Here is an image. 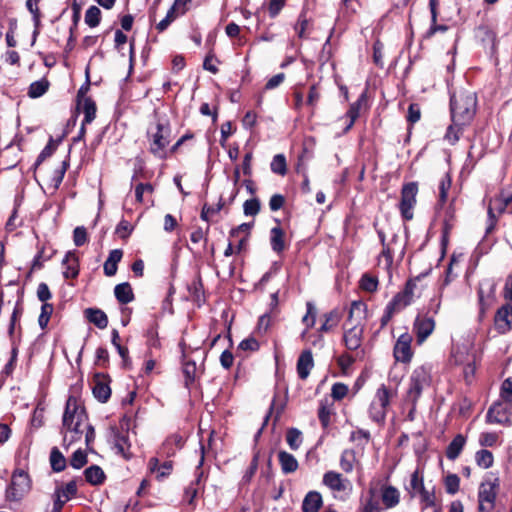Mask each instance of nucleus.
Here are the masks:
<instances>
[{
	"instance_id": "56",
	"label": "nucleus",
	"mask_w": 512,
	"mask_h": 512,
	"mask_svg": "<svg viewBox=\"0 0 512 512\" xmlns=\"http://www.w3.org/2000/svg\"><path fill=\"white\" fill-rule=\"evenodd\" d=\"M332 411L327 404V401H321L318 408V419L324 430L328 429L331 422Z\"/></svg>"
},
{
	"instance_id": "31",
	"label": "nucleus",
	"mask_w": 512,
	"mask_h": 512,
	"mask_svg": "<svg viewBox=\"0 0 512 512\" xmlns=\"http://www.w3.org/2000/svg\"><path fill=\"white\" fill-rule=\"evenodd\" d=\"M123 257V251L121 249L111 250L108 258L104 262L103 270L104 274L108 277H112L117 273L118 263Z\"/></svg>"
},
{
	"instance_id": "33",
	"label": "nucleus",
	"mask_w": 512,
	"mask_h": 512,
	"mask_svg": "<svg viewBox=\"0 0 512 512\" xmlns=\"http://www.w3.org/2000/svg\"><path fill=\"white\" fill-rule=\"evenodd\" d=\"M469 125H461L456 119L451 118V124L447 127L444 140L450 145H455L463 135L464 129Z\"/></svg>"
},
{
	"instance_id": "64",
	"label": "nucleus",
	"mask_w": 512,
	"mask_h": 512,
	"mask_svg": "<svg viewBox=\"0 0 512 512\" xmlns=\"http://www.w3.org/2000/svg\"><path fill=\"white\" fill-rule=\"evenodd\" d=\"M94 364L103 369L109 367L110 357L109 352L105 347H98L96 349Z\"/></svg>"
},
{
	"instance_id": "2",
	"label": "nucleus",
	"mask_w": 512,
	"mask_h": 512,
	"mask_svg": "<svg viewBox=\"0 0 512 512\" xmlns=\"http://www.w3.org/2000/svg\"><path fill=\"white\" fill-rule=\"evenodd\" d=\"M450 115L461 125H471L478 108V98L474 91L460 88L450 96Z\"/></svg>"
},
{
	"instance_id": "37",
	"label": "nucleus",
	"mask_w": 512,
	"mask_h": 512,
	"mask_svg": "<svg viewBox=\"0 0 512 512\" xmlns=\"http://www.w3.org/2000/svg\"><path fill=\"white\" fill-rule=\"evenodd\" d=\"M452 185V178L450 176V173L446 172L440 182H439V194H438V200L436 204V209H443L447 200H448V191L450 190Z\"/></svg>"
},
{
	"instance_id": "9",
	"label": "nucleus",
	"mask_w": 512,
	"mask_h": 512,
	"mask_svg": "<svg viewBox=\"0 0 512 512\" xmlns=\"http://www.w3.org/2000/svg\"><path fill=\"white\" fill-rule=\"evenodd\" d=\"M457 222L455 198L444 208L443 219H442V234H441V248L445 253L447 245L449 243L450 234L455 228Z\"/></svg>"
},
{
	"instance_id": "1",
	"label": "nucleus",
	"mask_w": 512,
	"mask_h": 512,
	"mask_svg": "<svg viewBox=\"0 0 512 512\" xmlns=\"http://www.w3.org/2000/svg\"><path fill=\"white\" fill-rule=\"evenodd\" d=\"M88 413L80 399L69 395L62 418V428L70 432V438L64 435L62 445L68 449L73 443L80 441L85 429L82 426L88 421Z\"/></svg>"
},
{
	"instance_id": "46",
	"label": "nucleus",
	"mask_w": 512,
	"mask_h": 512,
	"mask_svg": "<svg viewBox=\"0 0 512 512\" xmlns=\"http://www.w3.org/2000/svg\"><path fill=\"white\" fill-rule=\"evenodd\" d=\"M40 0H27L26 7L29 10V12L33 15V21L35 30L33 32V39H32V45L35 43L37 35L39 34V26H40V19H41V13L39 10Z\"/></svg>"
},
{
	"instance_id": "42",
	"label": "nucleus",
	"mask_w": 512,
	"mask_h": 512,
	"mask_svg": "<svg viewBox=\"0 0 512 512\" xmlns=\"http://www.w3.org/2000/svg\"><path fill=\"white\" fill-rule=\"evenodd\" d=\"M183 357V374L185 378V387L190 388V386L194 383L196 378V363L193 360H187L185 352L182 353Z\"/></svg>"
},
{
	"instance_id": "32",
	"label": "nucleus",
	"mask_w": 512,
	"mask_h": 512,
	"mask_svg": "<svg viewBox=\"0 0 512 512\" xmlns=\"http://www.w3.org/2000/svg\"><path fill=\"white\" fill-rule=\"evenodd\" d=\"M367 102L366 92H363L359 98L350 105L348 111L346 112V117L349 118V123L344 129V132H348L354 125L355 121L360 116V109L362 104Z\"/></svg>"
},
{
	"instance_id": "29",
	"label": "nucleus",
	"mask_w": 512,
	"mask_h": 512,
	"mask_svg": "<svg viewBox=\"0 0 512 512\" xmlns=\"http://www.w3.org/2000/svg\"><path fill=\"white\" fill-rule=\"evenodd\" d=\"M323 506V498L318 491H309L302 502L303 512H318Z\"/></svg>"
},
{
	"instance_id": "55",
	"label": "nucleus",
	"mask_w": 512,
	"mask_h": 512,
	"mask_svg": "<svg viewBox=\"0 0 512 512\" xmlns=\"http://www.w3.org/2000/svg\"><path fill=\"white\" fill-rule=\"evenodd\" d=\"M271 171L280 176H284L287 173V162L284 154H276L270 164Z\"/></svg>"
},
{
	"instance_id": "12",
	"label": "nucleus",
	"mask_w": 512,
	"mask_h": 512,
	"mask_svg": "<svg viewBox=\"0 0 512 512\" xmlns=\"http://www.w3.org/2000/svg\"><path fill=\"white\" fill-rule=\"evenodd\" d=\"M494 329L505 335L512 331V303H504L495 312L493 318Z\"/></svg>"
},
{
	"instance_id": "44",
	"label": "nucleus",
	"mask_w": 512,
	"mask_h": 512,
	"mask_svg": "<svg viewBox=\"0 0 512 512\" xmlns=\"http://www.w3.org/2000/svg\"><path fill=\"white\" fill-rule=\"evenodd\" d=\"M49 87V80L46 77H43L42 79L34 81L30 84L27 95L32 99L39 98L48 91Z\"/></svg>"
},
{
	"instance_id": "28",
	"label": "nucleus",
	"mask_w": 512,
	"mask_h": 512,
	"mask_svg": "<svg viewBox=\"0 0 512 512\" xmlns=\"http://www.w3.org/2000/svg\"><path fill=\"white\" fill-rule=\"evenodd\" d=\"M429 8L431 12V25L426 32V37L431 38L433 37L437 32H446L448 30V26L444 24H438L437 18H438V1L437 0H429Z\"/></svg>"
},
{
	"instance_id": "3",
	"label": "nucleus",
	"mask_w": 512,
	"mask_h": 512,
	"mask_svg": "<svg viewBox=\"0 0 512 512\" xmlns=\"http://www.w3.org/2000/svg\"><path fill=\"white\" fill-rule=\"evenodd\" d=\"M431 382V369L424 365L416 367L409 378L405 402L409 404H417L423 390L430 387Z\"/></svg>"
},
{
	"instance_id": "62",
	"label": "nucleus",
	"mask_w": 512,
	"mask_h": 512,
	"mask_svg": "<svg viewBox=\"0 0 512 512\" xmlns=\"http://www.w3.org/2000/svg\"><path fill=\"white\" fill-rule=\"evenodd\" d=\"M388 410L372 401L369 407V416L376 423H383L386 419Z\"/></svg>"
},
{
	"instance_id": "6",
	"label": "nucleus",
	"mask_w": 512,
	"mask_h": 512,
	"mask_svg": "<svg viewBox=\"0 0 512 512\" xmlns=\"http://www.w3.org/2000/svg\"><path fill=\"white\" fill-rule=\"evenodd\" d=\"M498 488L499 479L497 477H488L480 484L478 490L479 512H491L494 509Z\"/></svg>"
},
{
	"instance_id": "25",
	"label": "nucleus",
	"mask_w": 512,
	"mask_h": 512,
	"mask_svg": "<svg viewBox=\"0 0 512 512\" xmlns=\"http://www.w3.org/2000/svg\"><path fill=\"white\" fill-rule=\"evenodd\" d=\"M356 512H385L376 498L375 488H369L368 496L360 499V505Z\"/></svg>"
},
{
	"instance_id": "49",
	"label": "nucleus",
	"mask_w": 512,
	"mask_h": 512,
	"mask_svg": "<svg viewBox=\"0 0 512 512\" xmlns=\"http://www.w3.org/2000/svg\"><path fill=\"white\" fill-rule=\"evenodd\" d=\"M356 462V453L353 449H345L340 456V468L345 473H351Z\"/></svg>"
},
{
	"instance_id": "57",
	"label": "nucleus",
	"mask_w": 512,
	"mask_h": 512,
	"mask_svg": "<svg viewBox=\"0 0 512 512\" xmlns=\"http://www.w3.org/2000/svg\"><path fill=\"white\" fill-rule=\"evenodd\" d=\"M55 254V251H53L50 255L45 254V248L42 247L38 253L35 255L32 265L30 268V271L28 272V277L31 276V274L36 271L43 268V262L50 260L53 255Z\"/></svg>"
},
{
	"instance_id": "30",
	"label": "nucleus",
	"mask_w": 512,
	"mask_h": 512,
	"mask_svg": "<svg viewBox=\"0 0 512 512\" xmlns=\"http://www.w3.org/2000/svg\"><path fill=\"white\" fill-rule=\"evenodd\" d=\"M475 36L485 46L488 45L493 49L496 45L497 34L488 24L479 25L475 29Z\"/></svg>"
},
{
	"instance_id": "26",
	"label": "nucleus",
	"mask_w": 512,
	"mask_h": 512,
	"mask_svg": "<svg viewBox=\"0 0 512 512\" xmlns=\"http://www.w3.org/2000/svg\"><path fill=\"white\" fill-rule=\"evenodd\" d=\"M313 29V23L307 17V10L305 8L300 12L298 19L294 25V30L300 39H307Z\"/></svg>"
},
{
	"instance_id": "50",
	"label": "nucleus",
	"mask_w": 512,
	"mask_h": 512,
	"mask_svg": "<svg viewBox=\"0 0 512 512\" xmlns=\"http://www.w3.org/2000/svg\"><path fill=\"white\" fill-rule=\"evenodd\" d=\"M477 296H478V305H479L478 319H479V321H483V319L486 316V312L491 307L494 297L493 296L485 297L484 291L481 286L477 289Z\"/></svg>"
},
{
	"instance_id": "22",
	"label": "nucleus",
	"mask_w": 512,
	"mask_h": 512,
	"mask_svg": "<svg viewBox=\"0 0 512 512\" xmlns=\"http://www.w3.org/2000/svg\"><path fill=\"white\" fill-rule=\"evenodd\" d=\"M380 492L384 510L392 509L400 503V492L395 486L382 485Z\"/></svg>"
},
{
	"instance_id": "19",
	"label": "nucleus",
	"mask_w": 512,
	"mask_h": 512,
	"mask_svg": "<svg viewBox=\"0 0 512 512\" xmlns=\"http://www.w3.org/2000/svg\"><path fill=\"white\" fill-rule=\"evenodd\" d=\"M314 367V359L313 354L310 349L303 350L296 363V371L298 374V377L301 380H305L308 378L310 371Z\"/></svg>"
},
{
	"instance_id": "16",
	"label": "nucleus",
	"mask_w": 512,
	"mask_h": 512,
	"mask_svg": "<svg viewBox=\"0 0 512 512\" xmlns=\"http://www.w3.org/2000/svg\"><path fill=\"white\" fill-rule=\"evenodd\" d=\"M322 483L334 492H344L351 487L350 481L335 471L324 473Z\"/></svg>"
},
{
	"instance_id": "58",
	"label": "nucleus",
	"mask_w": 512,
	"mask_h": 512,
	"mask_svg": "<svg viewBox=\"0 0 512 512\" xmlns=\"http://www.w3.org/2000/svg\"><path fill=\"white\" fill-rule=\"evenodd\" d=\"M445 491L449 495H455L460 489V478L457 474L449 473L444 478Z\"/></svg>"
},
{
	"instance_id": "43",
	"label": "nucleus",
	"mask_w": 512,
	"mask_h": 512,
	"mask_svg": "<svg viewBox=\"0 0 512 512\" xmlns=\"http://www.w3.org/2000/svg\"><path fill=\"white\" fill-rule=\"evenodd\" d=\"M77 109L84 113L83 124H90L96 118L97 106L92 98H85Z\"/></svg>"
},
{
	"instance_id": "27",
	"label": "nucleus",
	"mask_w": 512,
	"mask_h": 512,
	"mask_svg": "<svg viewBox=\"0 0 512 512\" xmlns=\"http://www.w3.org/2000/svg\"><path fill=\"white\" fill-rule=\"evenodd\" d=\"M397 395V390L386 386L385 384H381L376 391L373 402L382 406L384 409L388 410L391 400L395 398Z\"/></svg>"
},
{
	"instance_id": "48",
	"label": "nucleus",
	"mask_w": 512,
	"mask_h": 512,
	"mask_svg": "<svg viewBox=\"0 0 512 512\" xmlns=\"http://www.w3.org/2000/svg\"><path fill=\"white\" fill-rule=\"evenodd\" d=\"M424 482H423V476L421 475L420 471L416 469L411 474L410 484L409 487L406 488L409 495L414 498L416 495H418L423 489H424Z\"/></svg>"
},
{
	"instance_id": "54",
	"label": "nucleus",
	"mask_w": 512,
	"mask_h": 512,
	"mask_svg": "<svg viewBox=\"0 0 512 512\" xmlns=\"http://www.w3.org/2000/svg\"><path fill=\"white\" fill-rule=\"evenodd\" d=\"M475 461L479 467L487 469L493 465L494 456L491 451L487 449H481L476 452Z\"/></svg>"
},
{
	"instance_id": "51",
	"label": "nucleus",
	"mask_w": 512,
	"mask_h": 512,
	"mask_svg": "<svg viewBox=\"0 0 512 512\" xmlns=\"http://www.w3.org/2000/svg\"><path fill=\"white\" fill-rule=\"evenodd\" d=\"M205 461V446L203 443H200V460L195 470V481L193 482L195 485L199 486L202 482H205L208 478V473L203 469Z\"/></svg>"
},
{
	"instance_id": "59",
	"label": "nucleus",
	"mask_w": 512,
	"mask_h": 512,
	"mask_svg": "<svg viewBox=\"0 0 512 512\" xmlns=\"http://www.w3.org/2000/svg\"><path fill=\"white\" fill-rule=\"evenodd\" d=\"M54 306L51 303H43L41 306V312L38 317V324L42 330H45L48 326L50 318L53 314Z\"/></svg>"
},
{
	"instance_id": "5",
	"label": "nucleus",
	"mask_w": 512,
	"mask_h": 512,
	"mask_svg": "<svg viewBox=\"0 0 512 512\" xmlns=\"http://www.w3.org/2000/svg\"><path fill=\"white\" fill-rule=\"evenodd\" d=\"M418 192L419 186L415 181L402 185L398 209L404 221H411L414 218V208L417 204Z\"/></svg>"
},
{
	"instance_id": "45",
	"label": "nucleus",
	"mask_w": 512,
	"mask_h": 512,
	"mask_svg": "<svg viewBox=\"0 0 512 512\" xmlns=\"http://www.w3.org/2000/svg\"><path fill=\"white\" fill-rule=\"evenodd\" d=\"M55 493H59V496L64 499V501H69L72 498L76 497L78 492L77 480L72 479L66 484L58 485L55 488Z\"/></svg>"
},
{
	"instance_id": "36",
	"label": "nucleus",
	"mask_w": 512,
	"mask_h": 512,
	"mask_svg": "<svg viewBox=\"0 0 512 512\" xmlns=\"http://www.w3.org/2000/svg\"><path fill=\"white\" fill-rule=\"evenodd\" d=\"M278 460L284 474L294 473L299 467L297 459L287 451H279Z\"/></svg>"
},
{
	"instance_id": "11",
	"label": "nucleus",
	"mask_w": 512,
	"mask_h": 512,
	"mask_svg": "<svg viewBox=\"0 0 512 512\" xmlns=\"http://www.w3.org/2000/svg\"><path fill=\"white\" fill-rule=\"evenodd\" d=\"M413 338L408 332L401 334L393 348V356L396 362L408 364L413 357V350L411 347Z\"/></svg>"
},
{
	"instance_id": "53",
	"label": "nucleus",
	"mask_w": 512,
	"mask_h": 512,
	"mask_svg": "<svg viewBox=\"0 0 512 512\" xmlns=\"http://www.w3.org/2000/svg\"><path fill=\"white\" fill-rule=\"evenodd\" d=\"M379 281L376 276H373L369 273H365L362 275L359 281V287L366 292L373 293L378 289Z\"/></svg>"
},
{
	"instance_id": "34",
	"label": "nucleus",
	"mask_w": 512,
	"mask_h": 512,
	"mask_svg": "<svg viewBox=\"0 0 512 512\" xmlns=\"http://www.w3.org/2000/svg\"><path fill=\"white\" fill-rule=\"evenodd\" d=\"M87 320L99 329H105L108 326V317L104 311L98 308H87L84 311Z\"/></svg>"
},
{
	"instance_id": "10",
	"label": "nucleus",
	"mask_w": 512,
	"mask_h": 512,
	"mask_svg": "<svg viewBox=\"0 0 512 512\" xmlns=\"http://www.w3.org/2000/svg\"><path fill=\"white\" fill-rule=\"evenodd\" d=\"M21 154V140L11 142L0 151V167L4 170L15 168L21 161Z\"/></svg>"
},
{
	"instance_id": "24",
	"label": "nucleus",
	"mask_w": 512,
	"mask_h": 512,
	"mask_svg": "<svg viewBox=\"0 0 512 512\" xmlns=\"http://www.w3.org/2000/svg\"><path fill=\"white\" fill-rule=\"evenodd\" d=\"M277 226L273 227L270 230V245L271 249L277 253L281 254L286 249L285 244V231L280 226V220L275 219Z\"/></svg>"
},
{
	"instance_id": "17",
	"label": "nucleus",
	"mask_w": 512,
	"mask_h": 512,
	"mask_svg": "<svg viewBox=\"0 0 512 512\" xmlns=\"http://www.w3.org/2000/svg\"><path fill=\"white\" fill-rule=\"evenodd\" d=\"M64 267L63 277L65 279H76L80 272V259L77 252L68 251L62 260Z\"/></svg>"
},
{
	"instance_id": "61",
	"label": "nucleus",
	"mask_w": 512,
	"mask_h": 512,
	"mask_svg": "<svg viewBox=\"0 0 512 512\" xmlns=\"http://www.w3.org/2000/svg\"><path fill=\"white\" fill-rule=\"evenodd\" d=\"M210 226L207 225L206 229L203 230L201 227H197L190 235V240L192 243L197 244L199 242H203L204 249H208V234H209Z\"/></svg>"
},
{
	"instance_id": "7",
	"label": "nucleus",
	"mask_w": 512,
	"mask_h": 512,
	"mask_svg": "<svg viewBox=\"0 0 512 512\" xmlns=\"http://www.w3.org/2000/svg\"><path fill=\"white\" fill-rule=\"evenodd\" d=\"M171 129L169 125L157 123L156 132L152 134L149 151L155 157L165 160L167 158L166 147L170 143Z\"/></svg>"
},
{
	"instance_id": "38",
	"label": "nucleus",
	"mask_w": 512,
	"mask_h": 512,
	"mask_svg": "<svg viewBox=\"0 0 512 512\" xmlns=\"http://www.w3.org/2000/svg\"><path fill=\"white\" fill-rule=\"evenodd\" d=\"M465 444L466 438L462 434H457L446 448V457L452 461L457 459L460 456Z\"/></svg>"
},
{
	"instance_id": "60",
	"label": "nucleus",
	"mask_w": 512,
	"mask_h": 512,
	"mask_svg": "<svg viewBox=\"0 0 512 512\" xmlns=\"http://www.w3.org/2000/svg\"><path fill=\"white\" fill-rule=\"evenodd\" d=\"M101 21V10L97 6H90L85 13V23L91 27H97Z\"/></svg>"
},
{
	"instance_id": "35",
	"label": "nucleus",
	"mask_w": 512,
	"mask_h": 512,
	"mask_svg": "<svg viewBox=\"0 0 512 512\" xmlns=\"http://www.w3.org/2000/svg\"><path fill=\"white\" fill-rule=\"evenodd\" d=\"M114 295L122 305H126L135 299L133 289L128 282L117 284L114 288Z\"/></svg>"
},
{
	"instance_id": "4",
	"label": "nucleus",
	"mask_w": 512,
	"mask_h": 512,
	"mask_svg": "<svg viewBox=\"0 0 512 512\" xmlns=\"http://www.w3.org/2000/svg\"><path fill=\"white\" fill-rule=\"evenodd\" d=\"M31 487L32 481L29 474L22 469H16L5 492L6 500L10 502L21 501L29 493Z\"/></svg>"
},
{
	"instance_id": "20",
	"label": "nucleus",
	"mask_w": 512,
	"mask_h": 512,
	"mask_svg": "<svg viewBox=\"0 0 512 512\" xmlns=\"http://www.w3.org/2000/svg\"><path fill=\"white\" fill-rule=\"evenodd\" d=\"M114 446L117 450V453L120 454L125 460H130L133 457V454L130 451L131 443L129 440L128 430L115 431Z\"/></svg>"
},
{
	"instance_id": "47",
	"label": "nucleus",
	"mask_w": 512,
	"mask_h": 512,
	"mask_svg": "<svg viewBox=\"0 0 512 512\" xmlns=\"http://www.w3.org/2000/svg\"><path fill=\"white\" fill-rule=\"evenodd\" d=\"M68 167L69 163L67 161H63L61 166L52 172L48 179V186L50 188L57 190L60 187Z\"/></svg>"
},
{
	"instance_id": "41",
	"label": "nucleus",
	"mask_w": 512,
	"mask_h": 512,
	"mask_svg": "<svg viewBox=\"0 0 512 512\" xmlns=\"http://www.w3.org/2000/svg\"><path fill=\"white\" fill-rule=\"evenodd\" d=\"M276 397H277V395H275V396H274V398H273V400H272V403H271V405H270V407H269V410H268V412H267V414H266V416H265V418H264V421H263V423H262L261 428L257 431V433H256V434H255V436H254V440H255V442H257V441H258V439H259V437L261 436V434H262V432H263L264 428L267 426V424H268V422H269V419H270V417H271V415H272V413H273L274 409H276V417H275V421H278V420H279V418H280L281 414L283 413V411H284V409H285L286 403H285V402H283V403H281L280 405H277V404H276Z\"/></svg>"
},
{
	"instance_id": "23",
	"label": "nucleus",
	"mask_w": 512,
	"mask_h": 512,
	"mask_svg": "<svg viewBox=\"0 0 512 512\" xmlns=\"http://www.w3.org/2000/svg\"><path fill=\"white\" fill-rule=\"evenodd\" d=\"M343 318V313L340 309L334 308L323 315V323L318 329L319 333H329L339 325Z\"/></svg>"
},
{
	"instance_id": "14",
	"label": "nucleus",
	"mask_w": 512,
	"mask_h": 512,
	"mask_svg": "<svg viewBox=\"0 0 512 512\" xmlns=\"http://www.w3.org/2000/svg\"><path fill=\"white\" fill-rule=\"evenodd\" d=\"M512 415V406L497 402L494 403L487 411L486 421L490 424L510 425Z\"/></svg>"
},
{
	"instance_id": "21",
	"label": "nucleus",
	"mask_w": 512,
	"mask_h": 512,
	"mask_svg": "<svg viewBox=\"0 0 512 512\" xmlns=\"http://www.w3.org/2000/svg\"><path fill=\"white\" fill-rule=\"evenodd\" d=\"M173 461L166 460L162 464H160V460L157 457H152L149 459L148 468L151 473H157L156 479L161 481L164 478L168 477L173 470Z\"/></svg>"
},
{
	"instance_id": "15",
	"label": "nucleus",
	"mask_w": 512,
	"mask_h": 512,
	"mask_svg": "<svg viewBox=\"0 0 512 512\" xmlns=\"http://www.w3.org/2000/svg\"><path fill=\"white\" fill-rule=\"evenodd\" d=\"M412 303L404 298L400 292L396 293L385 307L380 319V329H384L396 313H399Z\"/></svg>"
},
{
	"instance_id": "13",
	"label": "nucleus",
	"mask_w": 512,
	"mask_h": 512,
	"mask_svg": "<svg viewBox=\"0 0 512 512\" xmlns=\"http://www.w3.org/2000/svg\"><path fill=\"white\" fill-rule=\"evenodd\" d=\"M111 377L107 373L97 372L93 376L92 393L101 403H106L111 397Z\"/></svg>"
},
{
	"instance_id": "40",
	"label": "nucleus",
	"mask_w": 512,
	"mask_h": 512,
	"mask_svg": "<svg viewBox=\"0 0 512 512\" xmlns=\"http://www.w3.org/2000/svg\"><path fill=\"white\" fill-rule=\"evenodd\" d=\"M49 462L53 472L60 473L67 467V460L58 447L51 448Z\"/></svg>"
},
{
	"instance_id": "63",
	"label": "nucleus",
	"mask_w": 512,
	"mask_h": 512,
	"mask_svg": "<svg viewBox=\"0 0 512 512\" xmlns=\"http://www.w3.org/2000/svg\"><path fill=\"white\" fill-rule=\"evenodd\" d=\"M57 148V144L55 143V141L53 140V138H50L49 142L47 143V145L43 148V150L40 152V154L38 155L34 165H33V168L34 170H36L39 165L48 157H50L56 150Z\"/></svg>"
},
{
	"instance_id": "39",
	"label": "nucleus",
	"mask_w": 512,
	"mask_h": 512,
	"mask_svg": "<svg viewBox=\"0 0 512 512\" xmlns=\"http://www.w3.org/2000/svg\"><path fill=\"white\" fill-rule=\"evenodd\" d=\"M84 476L85 481L94 486L103 484L106 479L103 469L98 465H91L86 468Z\"/></svg>"
},
{
	"instance_id": "8",
	"label": "nucleus",
	"mask_w": 512,
	"mask_h": 512,
	"mask_svg": "<svg viewBox=\"0 0 512 512\" xmlns=\"http://www.w3.org/2000/svg\"><path fill=\"white\" fill-rule=\"evenodd\" d=\"M436 322L433 316L428 313H419L413 322V333L416 343L422 345L435 330Z\"/></svg>"
},
{
	"instance_id": "52",
	"label": "nucleus",
	"mask_w": 512,
	"mask_h": 512,
	"mask_svg": "<svg viewBox=\"0 0 512 512\" xmlns=\"http://www.w3.org/2000/svg\"><path fill=\"white\" fill-rule=\"evenodd\" d=\"M302 432L297 428H289L286 432V442L291 450H298L302 444Z\"/></svg>"
},
{
	"instance_id": "18",
	"label": "nucleus",
	"mask_w": 512,
	"mask_h": 512,
	"mask_svg": "<svg viewBox=\"0 0 512 512\" xmlns=\"http://www.w3.org/2000/svg\"><path fill=\"white\" fill-rule=\"evenodd\" d=\"M363 331V327H358L357 324L344 331L343 342L348 350L356 351L361 347Z\"/></svg>"
}]
</instances>
